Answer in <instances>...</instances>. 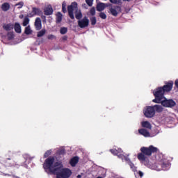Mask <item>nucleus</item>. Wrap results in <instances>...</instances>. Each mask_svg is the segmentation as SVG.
<instances>
[{
	"label": "nucleus",
	"mask_w": 178,
	"mask_h": 178,
	"mask_svg": "<svg viewBox=\"0 0 178 178\" xmlns=\"http://www.w3.org/2000/svg\"><path fill=\"white\" fill-rule=\"evenodd\" d=\"M158 152V148L150 145L148 147H142L140 148V153L138 154L137 158L138 161L141 162H145L147 161V156H151L152 154H156Z\"/></svg>",
	"instance_id": "f257e3e1"
},
{
	"label": "nucleus",
	"mask_w": 178,
	"mask_h": 178,
	"mask_svg": "<svg viewBox=\"0 0 178 178\" xmlns=\"http://www.w3.org/2000/svg\"><path fill=\"white\" fill-rule=\"evenodd\" d=\"M62 12L63 13H66V12H67L66 10V1H63L62 3Z\"/></svg>",
	"instance_id": "bb28decb"
},
{
	"label": "nucleus",
	"mask_w": 178,
	"mask_h": 178,
	"mask_svg": "<svg viewBox=\"0 0 178 178\" xmlns=\"http://www.w3.org/2000/svg\"><path fill=\"white\" fill-rule=\"evenodd\" d=\"M175 87H177V88H178V79H177L175 82Z\"/></svg>",
	"instance_id": "37998d69"
},
{
	"label": "nucleus",
	"mask_w": 178,
	"mask_h": 178,
	"mask_svg": "<svg viewBox=\"0 0 178 178\" xmlns=\"http://www.w3.org/2000/svg\"><path fill=\"white\" fill-rule=\"evenodd\" d=\"M55 162V158L54 156L48 157L43 164V168L44 170H49L52 173L54 170V163Z\"/></svg>",
	"instance_id": "20e7f679"
},
{
	"label": "nucleus",
	"mask_w": 178,
	"mask_h": 178,
	"mask_svg": "<svg viewBox=\"0 0 178 178\" xmlns=\"http://www.w3.org/2000/svg\"><path fill=\"white\" fill-rule=\"evenodd\" d=\"M74 10L76 20H81L83 19V13H81V10H79L77 2L76 1L72 2L71 5L67 6L68 15L72 20H74V14L73 13Z\"/></svg>",
	"instance_id": "f03ea898"
},
{
	"label": "nucleus",
	"mask_w": 178,
	"mask_h": 178,
	"mask_svg": "<svg viewBox=\"0 0 178 178\" xmlns=\"http://www.w3.org/2000/svg\"><path fill=\"white\" fill-rule=\"evenodd\" d=\"M122 1H127V2H130V1H131V0H122Z\"/></svg>",
	"instance_id": "8fccbe9b"
},
{
	"label": "nucleus",
	"mask_w": 178,
	"mask_h": 178,
	"mask_svg": "<svg viewBox=\"0 0 178 178\" xmlns=\"http://www.w3.org/2000/svg\"><path fill=\"white\" fill-rule=\"evenodd\" d=\"M79 163V156H74L70 160V165L74 168Z\"/></svg>",
	"instance_id": "f3484780"
},
{
	"label": "nucleus",
	"mask_w": 178,
	"mask_h": 178,
	"mask_svg": "<svg viewBox=\"0 0 178 178\" xmlns=\"http://www.w3.org/2000/svg\"><path fill=\"white\" fill-rule=\"evenodd\" d=\"M110 13L112 16L116 17L120 12H122V8L119 6H113L111 8H109Z\"/></svg>",
	"instance_id": "1a4fd4ad"
},
{
	"label": "nucleus",
	"mask_w": 178,
	"mask_h": 178,
	"mask_svg": "<svg viewBox=\"0 0 178 178\" xmlns=\"http://www.w3.org/2000/svg\"><path fill=\"white\" fill-rule=\"evenodd\" d=\"M142 127H145L146 129H149L151 130L152 129V126L151 125V123L148 121H143L142 122Z\"/></svg>",
	"instance_id": "4be33fe9"
},
{
	"label": "nucleus",
	"mask_w": 178,
	"mask_h": 178,
	"mask_svg": "<svg viewBox=\"0 0 178 178\" xmlns=\"http://www.w3.org/2000/svg\"><path fill=\"white\" fill-rule=\"evenodd\" d=\"M56 178H62V177H58V176H56Z\"/></svg>",
	"instance_id": "3c124183"
},
{
	"label": "nucleus",
	"mask_w": 178,
	"mask_h": 178,
	"mask_svg": "<svg viewBox=\"0 0 178 178\" xmlns=\"http://www.w3.org/2000/svg\"><path fill=\"white\" fill-rule=\"evenodd\" d=\"M58 155H65L66 154V150L65 149H60L57 151Z\"/></svg>",
	"instance_id": "cd10ccee"
},
{
	"label": "nucleus",
	"mask_w": 178,
	"mask_h": 178,
	"mask_svg": "<svg viewBox=\"0 0 178 178\" xmlns=\"http://www.w3.org/2000/svg\"><path fill=\"white\" fill-rule=\"evenodd\" d=\"M90 23L92 26H95L97 24V17H92L90 18Z\"/></svg>",
	"instance_id": "a878e982"
},
{
	"label": "nucleus",
	"mask_w": 178,
	"mask_h": 178,
	"mask_svg": "<svg viewBox=\"0 0 178 178\" xmlns=\"http://www.w3.org/2000/svg\"><path fill=\"white\" fill-rule=\"evenodd\" d=\"M60 22H62V14L57 16V18H56V23H60Z\"/></svg>",
	"instance_id": "e433bc0d"
},
{
	"label": "nucleus",
	"mask_w": 178,
	"mask_h": 178,
	"mask_svg": "<svg viewBox=\"0 0 178 178\" xmlns=\"http://www.w3.org/2000/svg\"><path fill=\"white\" fill-rule=\"evenodd\" d=\"M45 16H51L54 13V8H52V6H48L44 10Z\"/></svg>",
	"instance_id": "4468645a"
},
{
	"label": "nucleus",
	"mask_w": 178,
	"mask_h": 178,
	"mask_svg": "<svg viewBox=\"0 0 178 178\" xmlns=\"http://www.w3.org/2000/svg\"><path fill=\"white\" fill-rule=\"evenodd\" d=\"M99 16L101 19H103V20H105V19H106V14H105V13L101 12L99 14Z\"/></svg>",
	"instance_id": "473e14b6"
},
{
	"label": "nucleus",
	"mask_w": 178,
	"mask_h": 178,
	"mask_svg": "<svg viewBox=\"0 0 178 178\" xmlns=\"http://www.w3.org/2000/svg\"><path fill=\"white\" fill-rule=\"evenodd\" d=\"M138 175L140 177H143V176H144V173H143L141 171H138Z\"/></svg>",
	"instance_id": "a19ab883"
},
{
	"label": "nucleus",
	"mask_w": 178,
	"mask_h": 178,
	"mask_svg": "<svg viewBox=\"0 0 178 178\" xmlns=\"http://www.w3.org/2000/svg\"><path fill=\"white\" fill-rule=\"evenodd\" d=\"M51 150H47L44 154V158H48L51 155Z\"/></svg>",
	"instance_id": "4c0bfd02"
},
{
	"label": "nucleus",
	"mask_w": 178,
	"mask_h": 178,
	"mask_svg": "<svg viewBox=\"0 0 178 178\" xmlns=\"http://www.w3.org/2000/svg\"><path fill=\"white\" fill-rule=\"evenodd\" d=\"M24 33L26 34V35H29V34H31V29H30V26H27L25 28Z\"/></svg>",
	"instance_id": "c85d7f7f"
},
{
	"label": "nucleus",
	"mask_w": 178,
	"mask_h": 178,
	"mask_svg": "<svg viewBox=\"0 0 178 178\" xmlns=\"http://www.w3.org/2000/svg\"><path fill=\"white\" fill-rule=\"evenodd\" d=\"M56 176L62 178H69L72 176V170L69 168H62L56 174Z\"/></svg>",
	"instance_id": "39448f33"
},
{
	"label": "nucleus",
	"mask_w": 178,
	"mask_h": 178,
	"mask_svg": "<svg viewBox=\"0 0 178 178\" xmlns=\"http://www.w3.org/2000/svg\"><path fill=\"white\" fill-rule=\"evenodd\" d=\"M63 41H67V37L66 35L63 36L62 38Z\"/></svg>",
	"instance_id": "79ce46f5"
},
{
	"label": "nucleus",
	"mask_w": 178,
	"mask_h": 178,
	"mask_svg": "<svg viewBox=\"0 0 178 178\" xmlns=\"http://www.w3.org/2000/svg\"><path fill=\"white\" fill-rule=\"evenodd\" d=\"M35 27L37 31L41 30L42 29V24H41V18L37 17L35 21Z\"/></svg>",
	"instance_id": "2eb2a0df"
},
{
	"label": "nucleus",
	"mask_w": 178,
	"mask_h": 178,
	"mask_svg": "<svg viewBox=\"0 0 178 178\" xmlns=\"http://www.w3.org/2000/svg\"><path fill=\"white\" fill-rule=\"evenodd\" d=\"M110 152H111L113 155H119V150L116 149H111Z\"/></svg>",
	"instance_id": "7c9ffc66"
},
{
	"label": "nucleus",
	"mask_w": 178,
	"mask_h": 178,
	"mask_svg": "<svg viewBox=\"0 0 178 178\" xmlns=\"http://www.w3.org/2000/svg\"><path fill=\"white\" fill-rule=\"evenodd\" d=\"M42 15V11L41 9L35 7L32 8V11L28 14V17H34V16H41Z\"/></svg>",
	"instance_id": "9d476101"
},
{
	"label": "nucleus",
	"mask_w": 178,
	"mask_h": 178,
	"mask_svg": "<svg viewBox=\"0 0 178 178\" xmlns=\"http://www.w3.org/2000/svg\"><path fill=\"white\" fill-rule=\"evenodd\" d=\"M63 168V165L62 164V162L57 161V162L54 163V164H53V170H51L53 175H56V173L60 172V170Z\"/></svg>",
	"instance_id": "9b49d317"
},
{
	"label": "nucleus",
	"mask_w": 178,
	"mask_h": 178,
	"mask_svg": "<svg viewBox=\"0 0 178 178\" xmlns=\"http://www.w3.org/2000/svg\"><path fill=\"white\" fill-rule=\"evenodd\" d=\"M14 30L15 33H17V34H20L22 33V26H20V24L16 22L14 25Z\"/></svg>",
	"instance_id": "6ab92c4d"
},
{
	"label": "nucleus",
	"mask_w": 178,
	"mask_h": 178,
	"mask_svg": "<svg viewBox=\"0 0 178 178\" xmlns=\"http://www.w3.org/2000/svg\"><path fill=\"white\" fill-rule=\"evenodd\" d=\"M90 15H92V16H95V7H92L90 10Z\"/></svg>",
	"instance_id": "c9c22d12"
},
{
	"label": "nucleus",
	"mask_w": 178,
	"mask_h": 178,
	"mask_svg": "<svg viewBox=\"0 0 178 178\" xmlns=\"http://www.w3.org/2000/svg\"><path fill=\"white\" fill-rule=\"evenodd\" d=\"M153 94L154 97H157L159 98H161L163 99L165 98V90H163V88L159 87L156 90H154Z\"/></svg>",
	"instance_id": "0eeeda50"
},
{
	"label": "nucleus",
	"mask_w": 178,
	"mask_h": 178,
	"mask_svg": "<svg viewBox=\"0 0 178 178\" xmlns=\"http://www.w3.org/2000/svg\"><path fill=\"white\" fill-rule=\"evenodd\" d=\"M45 33H47V30L42 29L40 31L38 32L37 37L38 38L44 37V35H45Z\"/></svg>",
	"instance_id": "5701e85b"
},
{
	"label": "nucleus",
	"mask_w": 178,
	"mask_h": 178,
	"mask_svg": "<svg viewBox=\"0 0 178 178\" xmlns=\"http://www.w3.org/2000/svg\"><path fill=\"white\" fill-rule=\"evenodd\" d=\"M3 29L6 30V31H10V30H13L14 25L12 23L4 24Z\"/></svg>",
	"instance_id": "a211bd4d"
},
{
	"label": "nucleus",
	"mask_w": 178,
	"mask_h": 178,
	"mask_svg": "<svg viewBox=\"0 0 178 178\" xmlns=\"http://www.w3.org/2000/svg\"><path fill=\"white\" fill-rule=\"evenodd\" d=\"M96 9L97 12H102L105 9V3H99L97 4Z\"/></svg>",
	"instance_id": "aec40b11"
},
{
	"label": "nucleus",
	"mask_w": 178,
	"mask_h": 178,
	"mask_svg": "<svg viewBox=\"0 0 178 178\" xmlns=\"http://www.w3.org/2000/svg\"><path fill=\"white\" fill-rule=\"evenodd\" d=\"M138 133L141 136H143L144 137H151V134H149V131H148L145 129H138Z\"/></svg>",
	"instance_id": "dca6fc26"
},
{
	"label": "nucleus",
	"mask_w": 178,
	"mask_h": 178,
	"mask_svg": "<svg viewBox=\"0 0 178 178\" xmlns=\"http://www.w3.org/2000/svg\"><path fill=\"white\" fill-rule=\"evenodd\" d=\"M162 99L161 97H155V99L152 100L154 104H162Z\"/></svg>",
	"instance_id": "393cba45"
},
{
	"label": "nucleus",
	"mask_w": 178,
	"mask_h": 178,
	"mask_svg": "<svg viewBox=\"0 0 178 178\" xmlns=\"http://www.w3.org/2000/svg\"><path fill=\"white\" fill-rule=\"evenodd\" d=\"M48 40H55L56 38V36L54 35L50 34L47 36Z\"/></svg>",
	"instance_id": "58836bf2"
},
{
	"label": "nucleus",
	"mask_w": 178,
	"mask_h": 178,
	"mask_svg": "<svg viewBox=\"0 0 178 178\" xmlns=\"http://www.w3.org/2000/svg\"><path fill=\"white\" fill-rule=\"evenodd\" d=\"M15 6H18V9H22V8H23V6H24V2L20 1V2L17 3V4H15Z\"/></svg>",
	"instance_id": "2f4dec72"
},
{
	"label": "nucleus",
	"mask_w": 178,
	"mask_h": 178,
	"mask_svg": "<svg viewBox=\"0 0 178 178\" xmlns=\"http://www.w3.org/2000/svg\"><path fill=\"white\" fill-rule=\"evenodd\" d=\"M130 167L131 168H133V166H134V164H133V163H130Z\"/></svg>",
	"instance_id": "49530a36"
},
{
	"label": "nucleus",
	"mask_w": 178,
	"mask_h": 178,
	"mask_svg": "<svg viewBox=\"0 0 178 178\" xmlns=\"http://www.w3.org/2000/svg\"><path fill=\"white\" fill-rule=\"evenodd\" d=\"M161 105L165 106V108H173L176 106V102L173 99H167L164 97V100H162Z\"/></svg>",
	"instance_id": "423d86ee"
},
{
	"label": "nucleus",
	"mask_w": 178,
	"mask_h": 178,
	"mask_svg": "<svg viewBox=\"0 0 178 178\" xmlns=\"http://www.w3.org/2000/svg\"><path fill=\"white\" fill-rule=\"evenodd\" d=\"M77 178H81V175H77Z\"/></svg>",
	"instance_id": "09e8293b"
},
{
	"label": "nucleus",
	"mask_w": 178,
	"mask_h": 178,
	"mask_svg": "<svg viewBox=\"0 0 178 178\" xmlns=\"http://www.w3.org/2000/svg\"><path fill=\"white\" fill-rule=\"evenodd\" d=\"M163 111V108L161 105L156 104L154 106H147L143 111L144 115L145 118L151 119L155 116V112L161 113Z\"/></svg>",
	"instance_id": "7ed1b4c3"
},
{
	"label": "nucleus",
	"mask_w": 178,
	"mask_h": 178,
	"mask_svg": "<svg viewBox=\"0 0 178 178\" xmlns=\"http://www.w3.org/2000/svg\"><path fill=\"white\" fill-rule=\"evenodd\" d=\"M12 38H13V35H11V37H9V40H12Z\"/></svg>",
	"instance_id": "de8ad7c7"
},
{
	"label": "nucleus",
	"mask_w": 178,
	"mask_h": 178,
	"mask_svg": "<svg viewBox=\"0 0 178 178\" xmlns=\"http://www.w3.org/2000/svg\"><path fill=\"white\" fill-rule=\"evenodd\" d=\"M111 3H114L115 5H119L122 0H109Z\"/></svg>",
	"instance_id": "72a5a7b5"
},
{
	"label": "nucleus",
	"mask_w": 178,
	"mask_h": 178,
	"mask_svg": "<svg viewBox=\"0 0 178 178\" xmlns=\"http://www.w3.org/2000/svg\"><path fill=\"white\" fill-rule=\"evenodd\" d=\"M41 18L42 19L43 22H47V17H45L44 15H42Z\"/></svg>",
	"instance_id": "ea45409f"
},
{
	"label": "nucleus",
	"mask_w": 178,
	"mask_h": 178,
	"mask_svg": "<svg viewBox=\"0 0 178 178\" xmlns=\"http://www.w3.org/2000/svg\"><path fill=\"white\" fill-rule=\"evenodd\" d=\"M92 2H94V0H86V3L88 6H92Z\"/></svg>",
	"instance_id": "f704fd0d"
},
{
	"label": "nucleus",
	"mask_w": 178,
	"mask_h": 178,
	"mask_svg": "<svg viewBox=\"0 0 178 178\" xmlns=\"http://www.w3.org/2000/svg\"><path fill=\"white\" fill-rule=\"evenodd\" d=\"M29 15H27V16H26L24 19V22H23V26L24 27H26V26H27V24H29V23H30V19H29Z\"/></svg>",
	"instance_id": "b1692460"
},
{
	"label": "nucleus",
	"mask_w": 178,
	"mask_h": 178,
	"mask_svg": "<svg viewBox=\"0 0 178 178\" xmlns=\"http://www.w3.org/2000/svg\"><path fill=\"white\" fill-rule=\"evenodd\" d=\"M124 159L126 161V162H129L130 161V159L126 156H124Z\"/></svg>",
	"instance_id": "c03bdc74"
},
{
	"label": "nucleus",
	"mask_w": 178,
	"mask_h": 178,
	"mask_svg": "<svg viewBox=\"0 0 178 178\" xmlns=\"http://www.w3.org/2000/svg\"><path fill=\"white\" fill-rule=\"evenodd\" d=\"M88 24H90V19L87 17H84L82 19L78 21V26L81 29L88 27Z\"/></svg>",
	"instance_id": "6e6552de"
},
{
	"label": "nucleus",
	"mask_w": 178,
	"mask_h": 178,
	"mask_svg": "<svg viewBox=\"0 0 178 178\" xmlns=\"http://www.w3.org/2000/svg\"><path fill=\"white\" fill-rule=\"evenodd\" d=\"M173 81H169L168 82H165L161 88L163 89L165 92H170V90L173 88Z\"/></svg>",
	"instance_id": "ddd939ff"
},
{
	"label": "nucleus",
	"mask_w": 178,
	"mask_h": 178,
	"mask_svg": "<svg viewBox=\"0 0 178 178\" xmlns=\"http://www.w3.org/2000/svg\"><path fill=\"white\" fill-rule=\"evenodd\" d=\"M1 9L3 12H8L10 9V4L9 3H4L1 5Z\"/></svg>",
	"instance_id": "412c9836"
},
{
	"label": "nucleus",
	"mask_w": 178,
	"mask_h": 178,
	"mask_svg": "<svg viewBox=\"0 0 178 178\" xmlns=\"http://www.w3.org/2000/svg\"><path fill=\"white\" fill-rule=\"evenodd\" d=\"M19 19H23V17H24V15H20L19 16Z\"/></svg>",
	"instance_id": "a18cd8bd"
},
{
	"label": "nucleus",
	"mask_w": 178,
	"mask_h": 178,
	"mask_svg": "<svg viewBox=\"0 0 178 178\" xmlns=\"http://www.w3.org/2000/svg\"><path fill=\"white\" fill-rule=\"evenodd\" d=\"M169 168V163L163 161H160L159 163L156 165V169L157 170H168Z\"/></svg>",
	"instance_id": "f8f14e48"
},
{
	"label": "nucleus",
	"mask_w": 178,
	"mask_h": 178,
	"mask_svg": "<svg viewBox=\"0 0 178 178\" xmlns=\"http://www.w3.org/2000/svg\"><path fill=\"white\" fill-rule=\"evenodd\" d=\"M60 34H66V33H67V28L66 27H62L60 29Z\"/></svg>",
	"instance_id": "c756f323"
}]
</instances>
